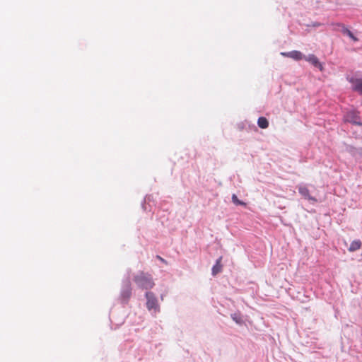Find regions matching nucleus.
<instances>
[{"label": "nucleus", "mask_w": 362, "mask_h": 362, "mask_svg": "<svg viewBox=\"0 0 362 362\" xmlns=\"http://www.w3.org/2000/svg\"><path fill=\"white\" fill-rule=\"evenodd\" d=\"M133 281L139 288L146 290L151 289L155 285L151 275L144 272L134 275Z\"/></svg>", "instance_id": "1"}, {"label": "nucleus", "mask_w": 362, "mask_h": 362, "mask_svg": "<svg viewBox=\"0 0 362 362\" xmlns=\"http://www.w3.org/2000/svg\"><path fill=\"white\" fill-rule=\"evenodd\" d=\"M146 298V308L148 311L156 315L160 312V305L157 298L153 292L148 291L145 295Z\"/></svg>", "instance_id": "2"}, {"label": "nucleus", "mask_w": 362, "mask_h": 362, "mask_svg": "<svg viewBox=\"0 0 362 362\" xmlns=\"http://www.w3.org/2000/svg\"><path fill=\"white\" fill-rule=\"evenodd\" d=\"M344 121L356 125H362V122L358 115V112L355 111H351L347 112L344 116Z\"/></svg>", "instance_id": "3"}, {"label": "nucleus", "mask_w": 362, "mask_h": 362, "mask_svg": "<svg viewBox=\"0 0 362 362\" xmlns=\"http://www.w3.org/2000/svg\"><path fill=\"white\" fill-rule=\"evenodd\" d=\"M281 54L284 57L292 58L295 60H300L305 57L300 51L297 50L291 51L289 52H281Z\"/></svg>", "instance_id": "4"}, {"label": "nucleus", "mask_w": 362, "mask_h": 362, "mask_svg": "<svg viewBox=\"0 0 362 362\" xmlns=\"http://www.w3.org/2000/svg\"><path fill=\"white\" fill-rule=\"evenodd\" d=\"M304 58L314 66L319 68L320 70H322V65L319 62L317 57L314 54H309L308 57H305Z\"/></svg>", "instance_id": "5"}, {"label": "nucleus", "mask_w": 362, "mask_h": 362, "mask_svg": "<svg viewBox=\"0 0 362 362\" xmlns=\"http://www.w3.org/2000/svg\"><path fill=\"white\" fill-rule=\"evenodd\" d=\"M336 25L341 27V32L343 34L348 35L350 38H351L354 41H358V38L354 35L351 30H349L344 24L337 23Z\"/></svg>", "instance_id": "6"}, {"label": "nucleus", "mask_w": 362, "mask_h": 362, "mask_svg": "<svg viewBox=\"0 0 362 362\" xmlns=\"http://www.w3.org/2000/svg\"><path fill=\"white\" fill-rule=\"evenodd\" d=\"M222 257H220L216 262V264L212 268V275L216 276L217 274L220 273L222 271V264H221Z\"/></svg>", "instance_id": "7"}, {"label": "nucleus", "mask_w": 362, "mask_h": 362, "mask_svg": "<svg viewBox=\"0 0 362 362\" xmlns=\"http://www.w3.org/2000/svg\"><path fill=\"white\" fill-rule=\"evenodd\" d=\"M298 192L305 199H312V197L310 196L309 189L306 187H305V186H299L298 187Z\"/></svg>", "instance_id": "8"}, {"label": "nucleus", "mask_w": 362, "mask_h": 362, "mask_svg": "<svg viewBox=\"0 0 362 362\" xmlns=\"http://www.w3.org/2000/svg\"><path fill=\"white\" fill-rule=\"evenodd\" d=\"M361 247V242L359 240H356L351 242L349 247V251L350 252H354L358 250H359Z\"/></svg>", "instance_id": "9"}, {"label": "nucleus", "mask_w": 362, "mask_h": 362, "mask_svg": "<svg viewBox=\"0 0 362 362\" xmlns=\"http://www.w3.org/2000/svg\"><path fill=\"white\" fill-rule=\"evenodd\" d=\"M257 124L259 127L266 129L269 127V122L266 117H260L257 120Z\"/></svg>", "instance_id": "10"}, {"label": "nucleus", "mask_w": 362, "mask_h": 362, "mask_svg": "<svg viewBox=\"0 0 362 362\" xmlns=\"http://www.w3.org/2000/svg\"><path fill=\"white\" fill-rule=\"evenodd\" d=\"M231 318L238 325H242L243 323V320L240 313L232 314Z\"/></svg>", "instance_id": "11"}, {"label": "nucleus", "mask_w": 362, "mask_h": 362, "mask_svg": "<svg viewBox=\"0 0 362 362\" xmlns=\"http://www.w3.org/2000/svg\"><path fill=\"white\" fill-rule=\"evenodd\" d=\"M232 201L236 205H243L245 206L246 204L238 199V197L235 194L232 195Z\"/></svg>", "instance_id": "12"}, {"label": "nucleus", "mask_w": 362, "mask_h": 362, "mask_svg": "<svg viewBox=\"0 0 362 362\" xmlns=\"http://www.w3.org/2000/svg\"><path fill=\"white\" fill-rule=\"evenodd\" d=\"M122 296L126 298H129L131 296V288H130V286L128 285L127 288V290L123 291L122 293Z\"/></svg>", "instance_id": "13"}, {"label": "nucleus", "mask_w": 362, "mask_h": 362, "mask_svg": "<svg viewBox=\"0 0 362 362\" xmlns=\"http://www.w3.org/2000/svg\"><path fill=\"white\" fill-rule=\"evenodd\" d=\"M336 24H337V23H333V24H332V25L334 27V28H333V29H334V30H338V29L340 28V27H339V26L336 25Z\"/></svg>", "instance_id": "14"}, {"label": "nucleus", "mask_w": 362, "mask_h": 362, "mask_svg": "<svg viewBox=\"0 0 362 362\" xmlns=\"http://www.w3.org/2000/svg\"><path fill=\"white\" fill-rule=\"evenodd\" d=\"M157 258L158 259H160V261H161L162 262L166 263L165 260L163 258H162L161 257L157 256Z\"/></svg>", "instance_id": "15"}]
</instances>
